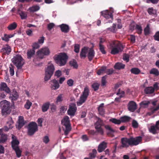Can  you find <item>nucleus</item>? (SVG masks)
Instances as JSON below:
<instances>
[{"label": "nucleus", "mask_w": 159, "mask_h": 159, "mask_svg": "<svg viewBox=\"0 0 159 159\" xmlns=\"http://www.w3.org/2000/svg\"><path fill=\"white\" fill-rule=\"evenodd\" d=\"M142 140V137L140 136L136 137H131L129 138H123L121 139L122 148H128L129 146H136Z\"/></svg>", "instance_id": "f257e3e1"}, {"label": "nucleus", "mask_w": 159, "mask_h": 159, "mask_svg": "<svg viewBox=\"0 0 159 159\" xmlns=\"http://www.w3.org/2000/svg\"><path fill=\"white\" fill-rule=\"evenodd\" d=\"M68 57L66 53L61 52L54 55L53 58L56 63L59 66H63L66 65Z\"/></svg>", "instance_id": "f03ea898"}, {"label": "nucleus", "mask_w": 159, "mask_h": 159, "mask_svg": "<svg viewBox=\"0 0 159 159\" xmlns=\"http://www.w3.org/2000/svg\"><path fill=\"white\" fill-rule=\"evenodd\" d=\"M111 49L110 53L112 55H115L122 51L124 47L122 44L118 41H112L110 43Z\"/></svg>", "instance_id": "7ed1b4c3"}, {"label": "nucleus", "mask_w": 159, "mask_h": 159, "mask_svg": "<svg viewBox=\"0 0 159 159\" xmlns=\"http://www.w3.org/2000/svg\"><path fill=\"white\" fill-rule=\"evenodd\" d=\"M10 102L6 100H3L0 103V105L2 107L1 112L3 116L9 115L11 113V110Z\"/></svg>", "instance_id": "20e7f679"}, {"label": "nucleus", "mask_w": 159, "mask_h": 159, "mask_svg": "<svg viewBox=\"0 0 159 159\" xmlns=\"http://www.w3.org/2000/svg\"><path fill=\"white\" fill-rule=\"evenodd\" d=\"M12 61L18 69V72L19 70H22V67L24 64V59L21 56L17 54L12 59Z\"/></svg>", "instance_id": "39448f33"}, {"label": "nucleus", "mask_w": 159, "mask_h": 159, "mask_svg": "<svg viewBox=\"0 0 159 159\" xmlns=\"http://www.w3.org/2000/svg\"><path fill=\"white\" fill-rule=\"evenodd\" d=\"M61 123L65 127V129L63 128V130L64 131L65 135H67L71 129L69 117L67 116H65L61 120Z\"/></svg>", "instance_id": "423d86ee"}, {"label": "nucleus", "mask_w": 159, "mask_h": 159, "mask_svg": "<svg viewBox=\"0 0 159 159\" xmlns=\"http://www.w3.org/2000/svg\"><path fill=\"white\" fill-rule=\"evenodd\" d=\"M55 67L52 63H49L47 67L45 70V76L44 79L45 81H47L49 80L52 75Z\"/></svg>", "instance_id": "0eeeda50"}, {"label": "nucleus", "mask_w": 159, "mask_h": 159, "mask_svg": "<svg viewBox=\"0 0 159 159\" xmlns=\"http://www.w3.org/2000/svg\"><path fill=\"white\" fill-rule=\"evenodd\" d=\"M89 90L88 86L85 87L82 94L80 97L79 101L77 102V104L78 106L81 105L85 102L89 95Z\"/></svg>", "instance_id": "6e6552de"}, {"label": "nucleus", "mask_w": 159, "mask_h": 159, "mask_svg": "<svg viewBox=\"0 0 159 159\" xmlns=\"http://www.w3.org/2000/svg\"><path fill=\"white\" fill-rule=\"evenodd\" d=\"M103 122L100 118H98V120L95 123V128L96 130V131L99 133L101 135H102L103 134L104 132L102 126L104 125Z\"/></svg>", "instance_id": "1a4fd4ad"}, {"label": "nucleus", "mask_w": 159, "mask_h": 159, "mask_svg": "<svg viewBox=\"0 0 159 159\" xmlns=\"http://www.w3.org/2000/svg\"><path fill=\"white\" fill-rule=\"evenodd\" d=\"M50 53L49 49L47 47L42 48L37 52L38 57L41 59L43 58L44 55H49Z\"/></svg>", "instance_id": "9d476101"}, {"label": "nucleus", "mask_w": 159, "mask_h": 159, "mask_svg": "<svg viewBox=\"0 0 159 159\" xmlns=\"http://www.w3.org/2000/svg\"><path fill=\"white\" fill-rule=\"evenodd\" d=\"M77 110V107L75 104L72 103L69 105L68 110L67 111V114L71 116H75Z\"/></svg>", "instance_id": "9b49d317"}, {"label": "nucleus", "mask_w": 159, "mask_h": 159, "mask_svg": "<svg viewBox=\"0 0 159 159\" xmlns=\"http://www.w3.org/2000/svg\"><path fill=\"white\" fill-rule=\"evenodd\" d=\"M113 12V11H112L111 12H110L107 10H105L101 12V15L104 18L106 19L111 18V20H110L109 23H111L112 20L113 19V16L112 13Z\"/></svg>", "instance_id": "f8f14e48"}, {"label": "nucleus", "mask_w": 159, "mask_h": 159, "mask_svg": "<svg viewBox=\"0 0 159 159\" xmlns=\"http://www.w3.org/2000/svg\"><path fill=\"white\" fill-rule=\"evenodd\" d=\"M11 48L8 44H6L3 46L1 50V52L4 55H9L11 51Z\"/></svg>", "instance_id": "ddd939ff"}, {"label": "nucleus", "mask_w": 159, "mask_h": 159, "mask_svg": "<svg viewBox=\"0 0 159 159\" xmlns=\"http://www.w3.org/2000/svg\"><path fill=\"white\" fill-rule=\"evenodd\" d=\"M11 138L12 141L11 142V145L13 149L17 148V147H19L18 145L19 144V142L17 139L16 137L14 135L12 134Z\"/></svg>", "instance_id": "4468645a"}, {"label": "nucleus", "mask_w": 159, "mask_h": 159, "mask_svg": "<svg viewBox=\"0 0 159 159\" xmlns=\"http://www.w3.org/2000/svg\"><path fill=\"white\" fill-rule=\"evenodd\" d=\"M137 104L136 103L133 101H130L128 104V110L133 112L137 109Z\"/></svg>", "instance_id": "2eb2a0df"}, {"label": "nucleus", "mask_w": 159, "mask_h": 159, "mask_svg": "<svg viewBox=\"0 0 159 159\" xmlns=\"http://www.w3.org/2000/svg\"><path fill=\"white\" fill-rule=\"evenodd\" d=\"M17 123V124L16 125V128L20 130L25 124L23 117L20 116Z\"/></svg>", "instance_id": "dca6fc26"}, {"label": "nucleus", "mask_w": 159, "mask_h": 159, "mask_svg": "<svg viewBox=\"0 0 159 159\" xmlns=\"http://www.w3.org/2000/svg\"><path fill=\"white\" fill-rule=\"evenodd\" d=\"M0 90L4 91L8 94H10L11 93L10 89L8 87L7 84L5 83L2 82L1 84Z\"/></svg>", "instance_id": "f3484780"}, {"label": "nucleus", "mask_w": 159, "mask_h": 159, "mask_svg": "<svg viewBox=\"0 0 159 159\" xmlns=\"http://www.w3.org/2000/svg\"><path fill=\"white\" fill-rule=\"evenodd\" d=\"M38 130L37 124L34 122H30V136Z\"/></svg>", "instance_id": "a211bd4d"}, {"label": "nucleus", "mask_w": 159, "mask_h": 159, "mask_svg": "<svg viewBox=\"0 0 159 159\" xmlns=\"http://www.w3.org/2000/svg\"><path fill=\"white\" fill-rule=\"evenodd\" d=\"M87 56L89 61H91L95 56V52L92 48H90L88 50Z\"/></svg>", "instance_id": "6ab92c4d"}, {"label": "nucleus", "mask_w": 159, "mask_h": 159, "mask_svg": "<svg viewBox=\"0 0 159 159\" xmlns=\"http://www.w3.org/2000/svg\"><path fill=\"white\" fill-rule=\"evenodd\" d=\"M89 48L87 47H84L82 48L80 53V57L81 58L84 59L87 57Z\"/></svg>", "instance_id": "aec40b11"}, {"label": "nucleus", "mask_w": 159, "mask_h": 159, "mask_svg": "<svg viewBox=\"0 0 159 159\" xmlns=\"http://www.w3.org/2000/svg\"><path fill=\"white\" fill-rule=\"evenodd\" d=\"M32 47V50H30V57L34 54L35 50L40 47V45L38 42H35L33 43Z\"/></svg>", "instance_id": "412c9836"}, {"label": "nucleus", "mask_w": 159, "mask_h": 159, "mask_svg": "<svg viewBox=\"0 0 159 159\" xmlns=\"http://www.w3.org/2000/svg\"><path fill=\"white\" fill-rule=\"evenodd\" d=\"M52 83L51 84V89H52L56 90L58 89L60 86L58 81L54 79L51 81Z\"/></svg>", "instance_id": "4be33fe9"}, {"label": "nucleus", "mask_w": 159, "mask_h": 159, "mask_svg": "<svg viewBox=\"0 0 159 159\" xmlns=\"http://www.w3.org/2000/svg\"><path fill=\"white\" fill-rule=\"evenodd\" d=\"M107 143L105 142H102L98 147V150L99 152H101L103 151L107 148Z\"/></svg>", "instance_id": "5701e85b"}, {"label": "nucleus", "mask_w": 159, "mask_h": 159, "mask_svg": "<svg viewBox=\"0 0 159 159\" xmlns=\"http://www.w3.org/2000/svg\"><path fill=\"white\" fill-rule=\"evenodd\" d=\"M9 94L10 95L9 98L12 100H16L18 98V93L15 90H13L12 94H11V93Z\"/></svg>", "instance_id": "b1692460"}, {"label": "nucleus", "mask_w": 159, "mask_h": 159, "mask_svg": "<svg viewBox=\"0 0 159 159\" xmlns=\"http://www.w3.org/2000/svg\"><path fill=\"white\" fill-rule=\"evenodd\" d=\"M104 105L103 103L101 104L98 108L99 114L102 116H103L105 114V110L103 108Z\"/></svg>", "instance_id": "393cba45"}, {"label": "nucleus", "mask_w": 159, "mask_h": 159, "mask_svg": "<svg viewBox=\"0 0 159 159\" xmlns=\"http://www.w3.org/2000/svg\"><path fill=\"white\" fill-rule=\"evenodd\" d=\"M154 91V88L152 86L146 87L144 89V92L147 94L152 93Z\"/></svg>", "instance_id": "a878e982"}, {"label": "nucleus", "mask_w": 159, "mask_h": 159, "mask_svg": "<svg viewBox=\"0 0 159 159\" xmlns=\"http://www.w3.org/2000/svg\"><path fill=\"white\" fill-rule=\"evenodd\" d=\"M134 29L142 30L140 25H135L134 23H132L130 25V30H134Z\"/></svg>", "instance_id": "bb28decb"}, {"label": "nucleus", "mask_w": 159, "mask_h": 159, "mask_svg": "<svg viewBox=\"0 0 159 159\" xmlns=\"http://www.w3.org/2000/svg\"><path fill=\"white\" fill-rule=\"evenodd\" d=\"M125 65L121 63L118 62L114 66L115 69L117 70H120L124 68Z\"/></svg>", "instance_id": "cd10ccee"}, {"label": "nucleus", "mask_w": 159, "mask_h": 159, "mask_svg": "<svg viewBox=\"0 0 159 159\" xmlns=\"http://www.w3.org/2000/svg\"><path fill=\"white\" fill-rule=\"evenodd\" d=\"M131 119L130 117L126 116H122L120 118L121 123L128 122L130 121Z\"/></svg>", "instance_id": "c85d7f7f"}, {"label": "nucleus", "mask_w": 159, "mask_h": 159, "mask_svg": "<svg viewBox=\"0 0 159 159\" xmlns=\"http://www.w3.org/2000/svg\"><path fill=\"white\" fill-rule=\"evenodd\" d=\"M7 135L6 134L1 136L0 138V143H3L7 140Z\"/></svg>", "instance_id": "c756f323"}, {"label": "nucleus", "mask_w": 159, "mask_h": 159, "mask_svg": "<svg viewBox=\"0 0 159 159\" xmlns=\"http://www.w3.org/2000/svg\"><path fill=\"white\" fill-rule=\"evenodd\" d=\"M106 70V66H102L100 69H99L97 72V74L98 75H100L102 74L105 73V71Z\"/></svg>", "instance_id": "7c9ffc66"}, {"label": "nucleus", "mask_w": 159, "mask_h": 159, "mask_svg": "<svg viewBox=\"0 0 159 159\" xmlns=\"http://www.w3.org/2000/svg\"><path fill=\"white\" fill-rule=\"evenodd\" d=\"M149 73L151 74H153L155 76H158L159 75V72L158 70L156 68H152L150 71Z\"/></svg>", "instance_id": "2f4dec72"}, {"label": "nucleus", "mask_w": 159, "mask_h": 159, "mask_svg": "<svg viewBox=\"0 0 159 159\" xmlns=\"http://www.w3.org/2000/svg\"><path fill=\"white\" fill-rule=\"evenodd\" d=\"M131 73L135 74L138 75L140 73V70L137 68H132L130 70Z\"/></svg>", "instance_id": "473e14b6"}, {"label": "nucleus", "mask_w": 159, "mask_h": 159, "mask_svg": "<svg viewBox=\"0 0 159 159\" xmlns=\"http://www.w3.org/2000/svg\"><path fill=\"white\" fill-rule=\"evenodd\" d=\"M49 103H46L44 104L42 106V111L43 112L47 111L49 108Z\"/></svg>", "instance_id": "72a5a7b5"}, {"label": "nucleus", "mask_w": 159, "mask_h": 159, "mask_svg": "<svg viewBox=\"0 0 159 159\" xmlns=\"http://www.w3.org/2000/svg\"><path fill=\"white\" fill-rule=\"evenodd\" d=\"M14 35H8L6 34H4V37H2V39L3 40H4L6 42H7L9 40V39L13 37Z\"/></svg>", "instance_id": "f704fd0d"}, {"label": "nucleus", "mask_w": 159, "mask_h": 159, "mask_svg": "<svg viewBox=\"0 0 159 159\" xmlns=\"http://www.w3.org/2000/svg\"><path fill=\"white\" fill-rule=\"evenodd\" d=\"M13 150L15 151L17 157L19 158L21 157L22 151L19 147H17V148H15Z\"/></svg>", "instance_id": "c9c22d12"}, {"label": "nucleus", "mask_w": 159, "mask_h": 159, "mask_svg": "<svg viewBox=\"0 0 159 159\" xmlns=\"http://www.w3.org/2000/svg\"><path fill=\"white\" fill-rule=\"evenodd\" d=\"M60 27L61 30H69L70 28L69 25L65 24H62L58 26Z\"/></svg>", "instance_id": "e433bc0d"}, {"label": "nucleus", "mask_w": 159, "mask_h": 159, "mask_svg": "<svg viewBox=\"0 0 159 159\" xmlns=\"http://www.w3.org/2000/svg\"><path fill=\"white\" fill-rule=\"evenodd\" d=\"M110 121L116 124L119 125L121 123L120 120L117 119L116 118H111L110 119Z\"/></svg>", "instance_id": "4c0bfd02"}, {"label": "nucleus", "mask_w": 159, "mask_h": 159, "mask_svg": "<svg viewBox=\"0 0 159 159\" xmlns=\"http://www.w3.org/2000/svg\"><path fill=\"white\" fill-rule=\"evenodd\" d=\"M19 14L22 19H25L27 17V13L25 12L20 11L19 12Z\"/></svg>", "instance_id": "58836bf2"}, {"label": "nucleus", "mask_w": 159, "mask_h": 159, "mask_svg": "<svg viewBox=\"0 0 159 159\" xmlns=\"http://www.w3.org/2000/svg\"><path fill=\"white\" fill-rule=\"evenodd\" d=\"M17 26V24L15 22H13L9 25L7 28L8 30H14L16 28Z\"/></svg>", "instance_id": "ea45409f"}, {"label": "nucleus", "mask_w": 159, "mask_h": 159, "mask_svg": "<svg viewBox=\"0 0 159 159\" xmlns=\"http://www.w3.org/2000/svg\"><path fill=\"white\" fill-rule=\"evenodd\" d=\"M97 153L96 150L95 149H93L92 150V152L89 153V156L91 158H94L96 157Z\"/></svg>", "instance_id": "a19ab883"}, {"label": "nucleus", "mask_w": 159, "mask_h": 159, "mask_svg": "<svg viewBox=\"0 0 159 159\" xmlns=\"http://www.w3.org/2000/svg\"><path fill=\"white\" fill-rule=\"evenodd\" d=\"M105 128L107 130L110 131V132L108 133V134H111V133L115 132L114 130L109 125H105Z\"/></svg>", "instance_id": "79ce46f5"}, {"label": "nucleus", "mask_w": 159, "mask_h": 159, "mask_svg": "<svg viewBox=\"0 0 159 159\" xmlns=\"http://www.w3.org/2000/svg\"><path fill=\"white\" fill-rule=\"evenodd\" d=\"M40 9V7L38 5H34L30 7V11H36Z\"/></svg>", "instance_id": "37998d69"}, {"label": "nucleus", "mask_w": 159, "mask_h": 159, "mask_svg": "<svg viewBox=\"0 0 159 159\" xmlns=\"http://www.w3.org/2000/svg\"><path fill=\"white\" fill-rule=\"evenodd\" d=\"M107 75H105L102 77L101 80V85L102 86H104L106 85L107 82L106 80L107 78Z\"/></svg>", "instance_id": "c03bdc74"}, {"label": "nucleus", "mask_w": 159, "mask_h": 159, "mask_svg": "<svg viewBox=\"0 0 159 159\" xmlns=\"http://www.w3.org/2000/svg\"><path fill=\"white\" fill-rule=\"evenodd\" d=\"M99 84L98 83H94L92 84V87L94 91H96L99 89Z\"/></svg>", "instance_id": "a18cd8bd"}, {"label": "nucleus", "mask_w": 159, "mask_h": 159, "mask_svg": "<svg viewBox=\"0 0 159 159\" xmlns=\"http://www.w3.org/2000/svg\"><path fill=\"white\" fill-rule=\"evenodd\" d=\"M82 0H68L67 3L69 4H73L75 3L81 2Z\"/></svg>", "instance_id": "49530a36"}, {"label": "nucleus", "mask_w": 159, "mask_h": 159, "mask_svg": "<svg viewBox=\"0 0 159 159\" xmlns=\"http://www.w3.org/2000/svg\"><path fill=\"white\" fill-rule=\"evenodd\" d=\"M99 49L101 52L103 54H106V52L105 50V47L102 44H99Z\"/></svg>", "instance_id": "de8ad7c7"}, {"label": "nucleus", "mask_w": 159, "mask_h": 159, "mask_svg": "<svg viewBox=\"0 0 159 159\" xmlns=\"http://www.w3.org/2000/svg\"><path fill=\"white\" fill-rule=\"evenodd\" d=\"M14 66L11 65L9 66V72L11 76H13L14 75Z\"/></svg>", "instance_id": "09e8293b"}, {"label": "nucleus", "mask_w": 159, "mask_h": 159, "mask_svg": "<svg viewBox=\"0 0 159 159\" xmlns=\"http://www.w3.org/2000/svg\"><path fill=\"white\" fill-rule=\"evenodd\" d=\"M123 59L127 62L129 60V55L125 53L123 56Z\"/></svg>", "instance_id": "8fccbe9b"}, {"label": "nucleus", "mask_w": 159, "mask_h": 159, "mask_svg": "<svg viewBox=\"0 0 159 159\" xmlns=\"http://www.w3.org/2000/svg\"><path fill=\"white\" fill-rule=\"evenodd\" d=\"M43 141L45 144L48 143L50 141V139L49 137L48 136H45L43 138Z\"/></svg>", "instance_id": "3c124183"}, {"label": "nucleus", "mask_w": 159, "mask_h": 159, "mask_svg": "<svg viewBox=\"0 0 159 159\" xmlns=\"http://www.w3.org/2000/svg\"><path fill=\"white\" fill-rule=\"evenodd\" d=\"M156 128L154 125H152L151 126L150 128L149 129L150 132L153 134H155L156 133Z\"/></svg>", "instance_id": "603ef678"}, {"label": "nucleus", "mask_w": 159, "mask_h": 159, "mask_svg": "<svg viewBox=\"0 0 159 159\" xmlns=\"http://www.w3.org/2000/svg\"><path fill=\"white\" fill-rule=\"evenodd\" d=\"M114 72V70L112 69H107L106 67V70L105 73H107L108 75L112 74Z\"/></svg>", "instance_id": "864d4df0"}, {"label": "nucleus", "mask_w": 159, "mask_h": 159, "mask_svg": "<svg viewBox=\"0 0 159 159\" xmlns=\"http://www.w3.org/2000/svg\"><path fill=\"white\" fill-rule=\"evenodd\" d=\"M132 126L134 128H138L139 126V124L136 120H133L132 121Z\"/></svg>", "instance_id": "5fc2aeb1"}, {"label": "nucleus", "mask_w": 159, "mask_h": 159, "mask_svg": "<svg viewBox=\"0 0 159 159\" xmlns=\"http://www.w3.org/2000/svg\"><path fill=\"white\" fill-rule=\"evenodd\" d=\"M148 12L150 15H154L156 13V11L152 8H149L148 10Z\"/></svg>", "instance_id": "6e6d98bb"}, {"label": "nucleus", "mask_w": 159, "mask_h": 159, "mask_svg": "<svg viewBox=\"0 0 159 159\" xmlns=\"http://www.w3.org/2000/svg\"><path fill=\"white\" fill-rule=\"evenodd\" d=\"M80 45L78 44H75L74 46V51L77 53H78L79 52L80 50Z\"/></svg>", "instance_id": "4d7b16f0"}, {"label": "nucleus", "mask_w": 159, "mask_h": 159, "mask_svg": "<svg viewBox=\"0 0 159 159\" xmlns=\"http://www.w3.org/2000/svg\"><path fill=\"white\" fill-rule=\"evenodd\" d=\"M70 65L73 66L74 68H77L78 67V65L76 61H70Z\"/></svg>", "instance_id": "13d9d810"}, {"label": "nucleus", "mask_w": 159, "mask_h": 159, "mask_svg": "<svg viewBox=\"0 0 159 159\" xmlns=\"http://www.w3.org/2000/svg\"><path fill=\"white\" fill-rule=\"evenodd\" d=\"M153 37L155 40L159 41V31L157 32Z\"/></svg>", "instance_id": "bf43d9fd"}, {"label": "nucleus", "mask_w": 159, "mask_h": 159, "mask_svg": "<svg viewBox=\"0 0 159 159\" xmlns=\"http://www.w3.org/2000/svg\"><path fill=\"white\" fill-rule=\"evenodd\" d=\"M150 103L149 101H143L140 103V105L142 107L143 106H148Z\"/></svg>", "instance_id": "052dcab7"}, {"label": "nucleus", "mask_w": 159, "mask_h": 159, "mask_svg": "<svg viewBox=\"0 0 159 159\" xmlns=\"http://www.w3.org/2000/svg\"><path fill=\"white\" fill-rule=\"evenodd\" d=\"M61 75V72L60 70H57L56 71L55 73V76L58 78Z\"/></svg>", "instance_id": "680f3d73"}, {"label": "nucleus", "mask_w": 159, "mask_h": 159, "mask_svg": "<svg viewBox=\"0 0 159 159\" xmlns=\"http://www.w3.org/2000/svg\"><path fill=\"white\" fill-rule=\"evenodd\" d=\"M62 94L59 95L57 98V102H61L62 101Z\"/></svg>", "instance_id": "e2e57ef3"}, {"label": "nucleus", "mask_w": 159, "mask_h": 159, "mask_svg": "<svg viewBox=\"0 0 159 159\" xmlns=\"http://www.w3.org/2000/svg\"><path fill=\"white\" fill-rule=\"evenodd\" d=\"M44 37L43 36L40 37L38 39V43L39 44H43L44 43Z\"/></svg>", "instance_id": "0e129e2a"}, {"label": "nucleus", "mask_w": 159, "mask_h": 159, "mask_svg": "<svg viewBox=\"0 0 159 159\" xmlns=\"http://www.w3.org/2000/svg\"><path fill=\"white\" fill-rule=\"evenodd\" d=\"M81 139L83 141H87L89 140V139L86 135H83L81 137Z\"/></svg>", "instance_id": "69168bd1"}, {"label": "nucleus", "mask_w": 159, "mask_h": 159, "mask_svg": "<svg viewBox=\"0 0 159 159\" xmlns=\"http://www.w3.org/2000/svg\"><path fill=\"white\" fill-rule=\"evenodd\" d=\"M25 107L27 109L30 108V101L29 100H27L26 103L25 105Z\"/></svg>", "instance_id": "338daca9"}, {"label": "nucleus", "mask_w": 159, "mask_h": 159, "mask_svg": "<svg viewBox=\"0 0 159 159\" xmlns=\"http://www.w3.org/2000/svg\"><path fill=\"white\" fill-rule=\"evenodd\" d=\"M73 81L72 79L69 80L67 82V84L70 86H71L73 84Z\"/></svg>", "instance_id": "774afa93"}]
</instances>
